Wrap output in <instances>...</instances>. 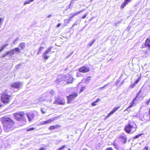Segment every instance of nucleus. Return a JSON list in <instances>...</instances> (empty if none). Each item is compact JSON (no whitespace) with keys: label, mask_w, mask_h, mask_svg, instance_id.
<instances>
[{"label":"nucleus","mask_w":150,"mask_h":150,"mask_svg":"<svg viewBox=\"0 0 150 150\" xmlns=\"http://www.w3.org/2000/svg\"><path fill=\"white\" fill-rule=\"evenodd\" d=\"M3 124L6 132H9L13 129L14 122L9 117H3Z\"/></svg>","instance_id":"1"},{"label":"nucleus","mask_w":150,"mask_h":150,"mask_svg":"<svg viewBox=\"0 0 150 150\" xmlns=\"http://www.w3.org/2000/svg\"><path fill=\"white\" fill-rule=\"evenodd\" d=\"M137 129V126L135 125L129 123L125 126V129L127 133L132 134L136 131Z\"/></svg>","instance_id":"2"},{"label":"nucleus","mask_w":150,"mask_h":150,"mask_svg":"<svg viewBox=\"0 0 150 150\" xmlns=\"http://www.w3.org/2000/svg\"><path fill=\"white\" fill-rule=\"evenodd\" d=\"M54 93V91L53 90L51 91L50 92L45 93V94L42 96V97L39 99V101L42 102L46 100L47 101H49L50 102H51L52 100V99H49L48 98H50Z\"/></svg>","instance_id":"3"},{"label":"nucleus","mask_w":150,"mask_h":150,"mask_svg":"<svg viewBox=\"0 0 150 150\" xmlns=\"http://www.w3.org/2000/svg\"><path fill=\"white\" fill-rule=\"evenodd\" d=\"M24 115L25 114L23 112L16 113L14 114L15 118L17 120L26 122L27 120Z\"/></svg>","instance_id":"4"},{"label":"nucleus","mask_w":150,"mask_h":150,"mask_svg":"<svg viewBox=\"0 0 150 150\" xmlns=\"http://www.w3.org/2000/svg\"><path fill=\"white\" fill-rule=\"evenodd\" d=\"M52 47H49L43 54V57L45 60L48 59L50 57L49 55V53L51 51Z\"/></svg>","instance_id":"5"},{"label":"nucleus","mask_w":150,"mask_h":150,"mask_svg":"<svg viewBox=\"0 0 150 150\" xmlns=\"http://www.w3.org/2000/svg\"><path fill=\"white\" fill-rule=\"evenodd\" d=\"M10 96L7 95L6 93H3L1 96V100L4 103H8L9 102Z\"/></svg>","instance_id":"6"},{"label":"nucleus","mask_w":150,"mask_h":150,"mask_svg":"<svg viewBox=\"0 0 150 150\" xmlns=\"http://www.w3.org/2000/svg\"><path fill=\"white\" fill-rule=\"evenodd\" d=\"M65 101L64 99L58 97H55L53 103L64 105L65 104Z\"/></svg>","instance_id":"7"},{"label":"nucleus","mask_w":150,"mask_h":150,"mask_svg":"<svg viewBox=\"0 0 150 150\" xmlns=\"http://www.w3.org/2000/svg\"><path fill=\"white\" fill-rule=\"evenodd\" d=\"M62 79L63 80L67 81V83H71L73 79L72 77L68 74L63 76Z\"/></svg>","instance_id":"8"},{"label":"nucleus","mask_w":150,"mask_h":150,"mask_svg":"<svg viewBox=\"0 0 150 150\" xmlns=\"http://www.w3.org/2000/svg\"><path fill=\"white\" fill-rule=\"evenodd\" d=\"M22 83L19 82H16L12 83L11 84V86L12 88H14L18 90H19L22 86Z\"/></svg>","instance_id":"9"},{"label":"nucleus","mask_w":150,"mask_h":150,"mask_svg":"<svg viewBox=\"0 0 150 150\" xmlns=\"http://www.w3.org/2000/svg\"><path fill=\"white\" fill-rule=\"evenodd\" d=\"M57 118V117L52 118L47 120L41 122L39 123L40 125H42L50 124L55 120Z\"/></svg>","instance_id":"10"},{"label":"nucleus","mask_w":150,"mask_h":150,"mask_svg":"<svg viewBox=\"0 0 150 150\" xmlns=\"http://www.w3.org/2000/svg\"><path fill=\"white\" fill-rule=\"evenodd\" d=\"M77 96V94L76 93H74L73 94L70 95L68 97V102L69 103H71V100Z\"/></svg>","instance_id":"11"},{"label":"nucleus","mask_w":150,"mask_h":150,"mask_svg":"<svg viewBox=\"0 0 150 150\" xmlns=\"http://www.w3.org/2000/svg\"><path fill=\"white\" fill-rule=\"evenodd\" d=\"M79 71L80 72L85 73L89 71V69L88 67L83 66L80 68L79 69Z\"/></svg>","instance_id":"12"},{"label":"nucleus","mask_w":150,"mask_h":150,"mask_svg":"<svg viewBox=\"0 0 150 150\" xmlns=\"http://www.w3.org/2000/svg\"><path fill=\"white\" fill-rule=\"evenodd\" d=\"M118 139L121 141L123 144L126 143L127 141V138L125 135L120 136L118 137Z\"/></svg>","instance_id":"13"},{"label":"nucleus","mask_w":150,"mask_h":150,"mask_svg":"<svg viewBox=\"0 0 150 150\" xmlns=\"http://www.w3.org/2000/svg\"><path fill=\"white\" fill-rule=\"evenodd\" d=\"M26 115L29 122L31 121L34 117V114L33 113H30L27 114Z\"/></svg>","instance_id":"14"},{"label":"nucleus","mask_w":150,"mask_h":150,"mask_svg":"<svg viewBox=\"0 0 150 150\" xmlns=\"http://www.w3.org/2000/svg\"><path fill=\"white\" fill-rule=\"evenodd\" d=\"M145 46L148 47L149 50H150V40L149 38H147L145 44Z\"/></svg>","instance_id":"15"},{"label":"nucleus","mask_w":150,"mask_h":150,"mask_svg":"<svg viewBox=\"0 0 150 150\" xmlns=\"http://www.w3.org/2000/svg\"><path fill=\"white\" fill-rule=\"evenodd\" d=\"M130 1L131 0H125L124 3L121 6V8H124Z\"/></svg>","instance_id":"16"},{"label":"nucleus","mask_w":150,"mask_h":150,"mask_svg":"<svg viewBox=\"0 0 150 150\" xmlns=\"http://www.w3.org/2000/svg\"><path fill=\"white\" fill-rule=\"evenodd\" d=\"M137 96L135 98H134L132 101L129 104V108H131L133 107L134 105V102L135 100H136V98L137 97Z\"/></svg>","instance_id":"17"},{"label":"nucleus","mask_w":150,"mask_h":150,"mask_svg":"<svg viewBox=\"0 0 150 150\" xmlns=\"http://www.w3.org/2000/svg\"><path fill=\"white\" fill-rule=\"evenodd\" d=\"M15 53L14 50V49L12 50L6 52V54L9 55L10 54V55L14 54Z\"/></svg>","instance_id":"18"},{"label":"nucleus","mask_w":150,"mask_h":150,"mask_svg":"<svg viewBox=\"0 0 150 150\" xmlns=\"http://www.w3.org/2000/svg\"><path fill=\"white\" fill-rule=\"evenodd\" d=\"M19 46L21 50H23L25 47V44L24 43H21L19 44Z\"/></svg>","instance_id":"19"},{"label":"nucleus","mask_w":150,"mask_h":150,"mask_svg":"<svg viewBox=\"0 0 150 150\" xmlns=\"http://www.w3.org/2000/svg\"><path fill=\"white\" fill-rule=\"evenodd\" d=\"M8 44H5L3 45L0 47V52H1L4 48L8 46Z\"/></svg>","instance_id":"20"},{"label":"nucleus","mask_w":150,"mask_h":150,"mask_svg":"<svg viewBox=\"0 0 150 150\" xmlns=\"http://www.w3.org/2000/svg\"><path fill=\"white\" fill-rule=\"evenodd\" d=\"M44 49V47H40L38 50V52L37 53V55L41 53L42 51Z\"/></svg>","instance_id":"21"},{"label":"nucleus","mask_w":150,"mask_h":150,"mask_svg":"<svg viewBox=\"0 0 150 150\" xmlns=\"http://www.w3.org/2000/svg\"><path fill=\"white\" fill-rule=\"evenodd\" d=\"M100 100L99 98H98L96 101L92 103V105L93 106L96 105V103H97L98 101H100Z\"/></svg>","instance_id":"22"},{"label":"nucleus","mask_w":150,"mask_h":150,"mask_svg":"<svg viewBox=\"0 0 150 150\" xmlns=\"http://www.w3.org/2000/svg\"><path fill=\"white\" fill-rule=\"evenodd\" d=\"M63 79H62V76L61 77V78H58L56 81V82L57 83H58L62 81Z\"/></svg>","instance_id":"23"},{"label":"nucleus","mask_w":150,"mask_h":150,"mask_svg":"<svg viewBox=\"0 0 150 150\" xmlns=\"http://www.w3.org/2000/svg\"><path fill=\"white\" fill-rule=\"evenodd\" d=\"M34 1V0H29L26 1H25L24 3L23 4L24 5H25L27 4H29L31 2H33Z\"/></svg>","instance_id":"24"},{"label":"nucleus","mask_w":150,"mask_h":150,"mask_svg":"<svg viewBox=\"0 0 150 150\" xmlns=\"http://www.w3.org/2000/svg\"><path fill=\"white\" fill-rule=\"evenodd\" d=\"M14 52H16V53L18 54L20 52V51L19 49L18 48H16L14 49Z\"/></svg>","instance_id":"25"},{"label":"nucleus","mask_w":150,"mask_h":150,"mask_svg":"<svg viewBox=\"0 0 150 150\" xmlns=\"http://www.w3.org/2000/svg\"><path fill=\"white\" fill-rule=\"evenodd\" d=\"M35 129V128H34V127H29V128H28L26 130L27 131H30L33 130Z\"/></svg>","instance_id":"26"},{"label":"nucleus","mask_w":150,"mask_h":150,"mask_svg":"<svg viewBox=\"0 0 150 150\" xmlns=\"http://www.w3.org/2000/svg\"><path fill=\"white\" fill-rule=\"evenodd\" d=\"M47 109L44 108H43L41 109V112L42 113L44 114L46 113L47 112Z\"/></svg>","instance_id":"27"},{"label":"nucleus","mask_w":150,"mask_h":150,"mask_svg":"<svg viewBox=\"0 0 150 150\" xmlns=\"http://www.w3.org/2000/svg\"><path fill=\"white\" fill-rule=\"evenodd\" d=\"M141 79V77H139L138 78V79H137V80H136L135 81V82H134V83L136 84H137V83H138V82H139V81Z\"/></svg>","instance_id":"28"},{"label":"nucleus","mask_w":150,"mask_h":150,"mask_svg":"<svg viewBox=\"0 0 150 150\" xmlns=\"http://www.w3.org/2000/svg\"><path fill=\"white\" fill-rule=\"evenodd\" d=\"M109 84V83L105 84L103 86L99 88V89L100 90H103Z\"/></svg>","instance_id":"29"},{"label":"nucleus","mask_w":150,"mask_h":150,"mask_svg":"<svg viewBox=\"0 0 150 150\" xmlns=\"http://www.w3.org/2000/svg\"><path fill=\"white\" fill-rule=\"evenodd\" d=\"M55 129L54 126H50L49 127V129L50 130H52Z\"/></svg>","instance_id":"30"},{"label":"nucleus","mask_w":150,"mask_h":150,"mask_svg":"<svg viewBox=\"0 0 150 150\" xmlns=\"http://www.w3.org/2000/svg\"><path fill=\"white\" fill-rule=\"evenodd\" d=\"M95 41V40H93L92 41L88 43V45L89 46H91L94 43Z\"/></svg>","instance_id":"31"},{"label":"nucleus","mask_w":150,"mask_h":150,"mask_svg":"<svg viewBox=\"0 0 150 150\" xmlns=\"http://www.w3.org/2000/svg\"><path fill=\"white\" fill-rule=\"evenodd\" d=\"M136 85V84L134 83H133V84H131L129 86V87L130 88H133Z\"/></svg>","instance_id":"32"},{"label":"nucleus","mask_w":150,"mask_h":150,"mask_svg":"<svg viewBox=\"0 0 150 150\" xmlns=\"http://www.w3.org/2000/svg\"><path fill=\"white\" fill-rule=\"evenodd\" d=\"M115 112L113 110H112V111L108 115V116H107V117H108L110 116L114 112Z\"/></svg>","instance_id":"33"},{"label":"nucleus","mask_w":150,"mask_h":150,"mask_svg":"<svg viewBox=\"0 0 150 150\" xmlns=\"http://www.w3.org/2000/svg\"><path fill=\"white\" fill-rule=\"evenodd\" d=\"M120 107H115L113 110L115 112L119 108H120Z\"/></svg>","instance_id":"34"},{"label":"nucleus","mask_w":150,"mask_h":150,"mask_svg":"<svg viewBox=\"0 0 150 150\" xmlns=\"http://www.w3.org/2000/svg\"><path fill=\"white\" fill-rule=\"evenodd\" d=\"M83 11V10H82V11H79L78 12H77V13H76V14H74V15L72 16L70 18V19H69V20H70V19L71 18H72L74 16H75V15H76V14L79 13H80L81 12H82Z\"/></svg>","instance_id":"35"},{"label":"nucleus","mask_w":150,"mask_h":150,"mask_svg":"<svg viewBox=\"0 0 150 150\" xmlns=\"http://www.w3.org/2000/svg\"><path fill=\"white\" fill-rule=\"evenodd\" d=\"M113 145L116 147L118 146V144L117 143V140H115L114 141L113 143Z\"/></svg>","instance_id":"36"},{"label":"nucleus","mask_w":150,"mask_h":150,"mask_svg":"<svg viewBox=\"0 0 150 150\" xmlns=\"http://www.w3.org/2000/svg\"><path fill=\"white\" fill-rule=\"evenodd\" d=\"M65 147V145H64L62 146V147H59V148L57 150H62Z\"/></svg>","instance_id":"37"},{"label":"nucleus","mask_w":150,"mask_h":150,"mask_svg":"<svg viewBox=\"0 0 150 150\" xmlns=\"http://www.w3.org/2000/svg\"><path fill=\"white\" fill-rule=\"evenodd\" d=\"M84 88H85L84 87H81L80 90V92L81 93L84 90Z\"/></svg>","instance_id":"38"},{"label":"nucleus","mask_w":150,"mask_h":150,"mask_svg":"<svg viewBox=\"0 0 150 150\" xmlns=\"http://www.w3.org/2000/svg\"><path fill=\"white\" fill-rule=\"evenodd\" d=\"M55 129H57L58 127H61V125L59 124H57L54 126Z\"/></svg>","instance_id":"39"},{"label":"nucleus","mask_w":150,"mask_h":150,"mask_svg":"<svg viewBox=\"0 0 150 150\" xmlns=\"http://www.w3.org/2000/svg\"><path fill=\"white\" fill-rule=\"evenodd\" d=\"M142 134H139L138 135L135 136L134 137L135 139L138 138L139 137L141 136Z\"/></svg>","instance_id":"40"},{"label":"nucleus","mask_w":150,"mask_h":150,"mask_svg":"<svg viewBox=\"0 0 150 150\" xmlns=\"http://www.w3.org/2000/svg\"><path fill=\"white\" fill-rule=\"evenodd\" d=\"M87 14H88V13L84 15L83 16V17H82V18H86V16L87 15Z\"/></svg>","instance_id":"41"},{"label":"nucleus","mask_w":150,"mask_h":150,"mask_svg":"<svg viewBox=\"0 0 150 150\" xmlns=\"http://www.w3.org/2000/svg\"><path fill=\"white\" fill-rule=\"evenodd\" d=\"M7 55L6 54V53L5 54H4L2 55V57L3 58H4V57H6V56Z\"/></svg>","instance_id":"42"},{"label":"nucleus","mask_w":150,"mask_h":150,"mask_svg":"<svg viewBox=\"0 0 150 150\" xmlns=\"http://www.w3.org/2000/svg\"><path fill=\"white\" fill-rule=\"evenodd\" d=\"M106 150H113L111 148H108L106 149Z\"/></svg>","instance_id":"43"},{"label":"nucleus","mask_w":150,"mask_h":150,"mask_svg":"<svg viewBox=\"0 0 150 150\" xmlns=\"http://www.w3.org/2000/svg\"><path fill=\"white\" fill-rule=\"evenodd\" d=\"M130 108H129V106L125 110V111H126L130 110H129Z\"/></svg>","instance_id":"44"},{"label":"nucleus","mask_w":150,"mask_h":150,"mask_svg":"<svg viewBox=\"0 0 150 150\" xmlns=\"http://www.w3.org/2000/svg\"><path fill=\"white\" fill-rule=\"evenodd\" d=\"M39 150H45V149L43 147H41L39 149Z\"/></svg>","instance_id":"45"},{"label":"nucleus","mask_w":150,"mask_h":150,"mask_svg":"<svg viewBox=\"0 0 150 150\" xmlns=\"http://www.w3.org/2000/svg\"><path fill=\"white\" fill-rule=\"evenodd\" d=\"M74 0H72L71 1V3H70V5H71V4L72 3H74Z\"/></svg>","instance_id":"46"},{"label":"nucleus","mask_w":150,"mask_h":150,"mask_svg":"<svg viewBox=\"0 0 150 150\" xmlns=\"http://www.w3.org/2000/svg\"><path fill=\"white\" fill-rule=\"evenodd\" d=\"M61 25V23H59V24H58L57 25V27H59L60 25Z\"/></svg>","instance_id":"47"},{"label":"nucleus","mask_w":150,"mask_h":150,"mask_svg":"<svg viewBox=\"0 0 150 150\" xmlns=\"http://www.w3.org/2000/svg\"><path fill=\"white\" fill-rule=\"evenodd\" d=\"M146 149V150H148V147L147 146H146L145 148H144V149Z\"/></svg>","instance_id":"48"},{"label":"nucleus","mask_w":150,"mask_h":150,"mask_svg":"<svg viewBox=\"0 0 150 150\" xmlns=\"http://www.w3.org/2000/svg\"><path fill=\"white\" fill-rule=\"evenodd\" d=\"M149 100L148 101L146 102V103L147 105H148L149 103Z\"/></svg>","instance_id":"49"},{"label":"nucleus","mask_w":150,"mask_h":150,"mask_svg":"<svg viewBox=\"0 0 150 150\" xmlns=\"http://www.w3.org/2000/svg\"><path fill=\"white\" fill-rule=\"evenodd\" d=\"M143 54H147L148 53V52H147L143 51Z\"/></svg>","instance_id":"50"},{"label":"nucleus","mask_w":150,"mask_h":150,"mask_svg":"<svg viewBox=\"0 0 150 150\" xmlns=\"http://www.w3.org/2000/svg\"><path fill=\"white\" fill-rule=\"evenodd\" d=\"M52 16V15L51 14H50L48 16H47V17L48 18H49V17H51Z\"/></svg>","instance_id":"51"},{"label":"nucleus","mask_w":150,"mask_h":150,"mask_svg":"<svg viewBox=\"0 0 150 150\" xmlns=\"http://www.w3.org/2000/svg\"><path fill=\"white\" fill-rule=\"evenodd\" d=\"M77 25V24H76V23H75L74 24H73V26H72V27H74V25Z\"/></svg>","instance_id":"52"},{"label":"nucleus","mask_w":150,"mask_h":150,"mask_svg":"<svg viewBox=\"0 0 150 150\" xmlns=\"http://www.w3.org/2000/svg\"><path fill=\"white\" fill-rule=\"evenodd\" d=\"M90 78V77H88L87 78V79H88L89 80H90V79H89Z\"/></svg>","instance_id":"53"},{"label":"nucleus","mask_w":150,"mask_h":150,"mask_svg":"<svg viewBox=\"0 0 150 150\" xmlns=\"http://www.w3.org/2000/svg\"><path fill=\"white\" fill-rule=\"evenodd\" d=\"M83 150H88L86 149H83Z\"/></svg>","instance_id":"54"},{"label":"nucleus","mask_w":150,"mask_h":150,"mask_svg":"<svg viewBox=\"0 0 150 150\" xmlns=\"http://www.w3.org/2000/svg\"><path fill=\"white\" fill-rule=\"evenodd\" d=\"M1 107V105H0V108Z\"/></svg>","instance_id":"55"},{"label":"nucleus","mask_w":150,"mask_h":150,"mask_svg":"<svg viewBox=\"0 0 150 150\" xmlns=\"http://www.w3.org/2000/svg\"><path fill=\"white\" fill-rule=\"evenodd\" d=\"M68 150H71V149L69 148V149Z\"/></svg>","instance_id":"56"},{"label":"nucleus","mask_w":150,"mask_h":150,"mask_svg":"<svg viewBox=\"0 0 150 150\" xmlns=\"http://www.w3.org/2000/svg\"><path fill=\"white\" fill-rule=\"evenodd\" d=\"M69 79V80H70V81L71 80V79Z\"/></svg>","instance_id":"57"},{"label":"nucleus","mask_w":150,"mask_h":150,"mask_svg":"<svg viewBox=\"0 0 150 150\" xmlns=\"http://www.w3.org/2000/svg\"><path fill=\"white\" fill-rule=\"evenodd\" d=\"M1 148V147H0V148Z\"/></svg>","instance_id":"58"},{"label":"nucleus","mask_w":150,"mask_h":150,"mask_svg":"<svg viewBox=\"0 0 150 150\" xmlns=\"http://www.w3.org/2000/svg\"><path fill=\"white\" fill-rule=\"evenodd\" d=\"M20 65V64H18V66H19Z\"/></svg>","instance_id":"59"}]
</instances>
